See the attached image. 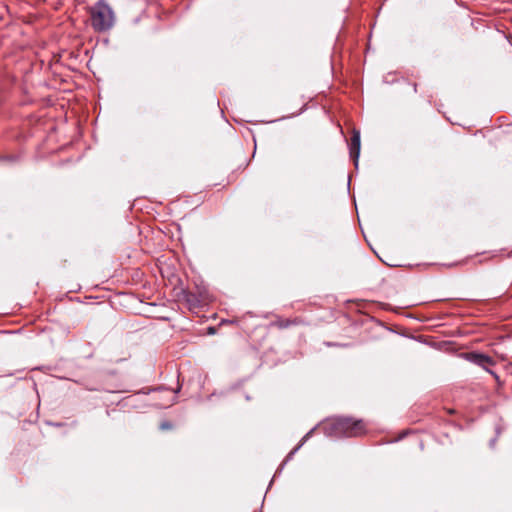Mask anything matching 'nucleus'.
<instances>
[{"mask_svg":"<svg viewBox=\"0 0 512 512\" xmlns=\"http://www.w3.org/2000/svg\"><path fill=\"white\" fill-rule=\"evenodd\" d=\"M328 434L334 437H356L365 433V425L362 420L351 418H337L326 424Z\"/></svg>","mask_w":512,"mask_h":512,"instance_id":"1","label":"nucleus"},{"mask_svg":"<svg viewBox=\"0 0 512 512\" xmlns=\"http://www.w3.org/2000/svg\"><path fill=\"white\" fill-rule=\"evenodd\" d=\"M92 27L99 32L109 30L114 23V14L108 4L98 1L91 8Z\"/></svg>","mask_w":512,"mask_h":512,"instance_id":"2","label":"nucleus"},{"mask_svg":"<svg viewBox=\"0 0 512 512\" xmlns=\"http://www.w3.org/2000/svg\"><path fill=\"white\" fill-rule=\"evenodd\" d=\"M461 356L468 362H471L483 368L485 371L493 375L496 379L498 378L497 374L491 369H489V366L495 365V360L492 357L479 352H466L462 353Z\"/></svg>","mask_w":512,"mask_h":512,"instance_id":"3","label":"nucleus"},{"mask_svg":"<svg viewBox=\"0 0 512 512\" xmlns=\"http://www.w3.org/2000/svg\"><path fill=\"white\" fill-rule=\"evenodd\" d=\"M360 147H361L360 132L357 130H354L353 135L351 137L349 150H350V157L353 159L355 167H358Z\"/></svg>","mask_w":512,"mask_h":512,"instance_id":"4","label":"nucleus"},{"mask_svg":"<svg viewBox=\"0 0 512 512\" xmlns=\"http://www.w3.org/2000/svg\"><path fill=\"white\" fill-rule=\"evenodd\" d=\"M314 429L310 430L301 440L300 444L295 447L286 457V459L283 462V465H285L289 460L293 458V455L300 449V447L304 444V442L311 436Z\"/></svg>","mask_w":512,"mask_h":512,"instance_id":"5","label":"nucleus"},{"mask_svg":"<svg viewBox=\"0 0 512 512\" xmlns=\"http://www.w3.org/2000/svg\"><path fill=\"white\" fill-rule=\"evenodd\" d=\"M290 324H291V322L289 320H285V321H280L278 325L280 328H287Z\"/></svg>","mask_w":512,"mask_h":512,"instance_id":"6","label":"nucleus"},{"mask_svg":"<svg viewBox=\"0 0 512 512\" xmlns=\"http://www.w3.org/2000/svg\"><path fill=\"white\" fill-rule=\"evenodd\" d=\"M160 427H161V429H163V430H164V429H169V428L171 427V424H170V423H168V422H163V423L161 424V426H160Z\"/></svg>","mask_w":512,"mask_h":512,"instance_id":"7","label":"nucleus"}]
</instances>
